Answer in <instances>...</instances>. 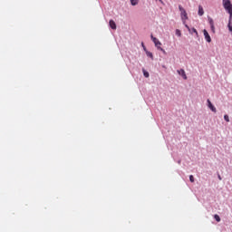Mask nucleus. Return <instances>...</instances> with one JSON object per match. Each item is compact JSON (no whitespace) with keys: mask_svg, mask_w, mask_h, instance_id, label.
Here are the masks:
<instances>
[{"mask_svg":"<svg viewBox=\"0 0 232 232\" xmlns=\"http://www.w3.org/2000/svg\"><path fill=\"white\" fill-rule=\"evenodd\" d=\"M143 50H144L145 53H146V52H148V51L146 50V46H143Z\"/></svg>","mask_w":232,"mask_h":232,"instance_id":"5701e85b","label":"nucleus"},{"mask_svg":"<svg viewBox=\"0 0 232 232\" xmlns=\"http://www.w3.org/2000/svg\"><path fill=\"white\" fill-rule=\"evenodd\" d=\"M189 180H190V182H195V177H193V175H190Z\"/></svg>","mask_w":232,"mask_h":232,"instance_id":"6ab92c4d","label":"nucleus"},{"mask_svg":"<svg viewBox=\"0 0 232 232\" xmlns=\"http://www.w3.org/2000/svg\"><path fill=\"white\" fill-rule=\"evenodd\" d=\"M180 162H182L180 160H178V164H180Z\"/></svg>","mask_w":232,"mask_h":232,"instance_id":"b1692460","label":"nucleus"},{"mask_svg":"<svg viewBox=\"0 0 232 232\" xmlns=\"http://www.w3.org/2000/svg\"><path fill=\"white\" fill-rule=\"evenodd\" d=\"M229 14V20H228V23H231L232 21V13H228Z\"/></svg>","mask_w":232,"mask_h":232,"instance_id":"412c9836","label":"nucleus"},{"mask_svg":"<svg viewBox=\"0 0 232 232\" xmlns=\"http://www.w3.org/2000/svg\"><path fill=\"white\" fill-rule=\"evenodd\" d=\"M207 102H208V106L209 110H211V111H213L214 113H217V108L215 107V105H213L211 101L209 99H208Z\"/></svg>","mask_w":232,"mask_h":232,"instance_id":"39448f33","label":"nucleus"},{"mask_svg":"<svg viewBox=\"0 0 232 232\" xmlns=\"http://www.w3.org/2000/svg\"><path fill=\"white\" fill-rule=\"evenodd\" d=\"M214 218H215V220L217 221V222H220V216H218V215H214Z\"/></svg>","mask_w":232,"mask_h":232,"instance_id":"f3484780","label":"nucleus"},{"mask_svg":"<svg viewBox=\"0 0 232 232\" xmlns=\"http://www.w3.org/2000/svg\"><path fill=\"white\" fill-rule=\"evenodd\" d=\"M203 34H204V37H205L207 43H211V36L209 35V33H208V30L204 29Z\"/></svg>","mask_w":232,"mask_h":232,"instance_id":"423d86ee","label":"nucleus"},{"mask_svg":"<svg viewBox=\"0 0 232 232\" xmlns=\"http://www.w3.org/2000/svg\"><path fill=\"white\" fill-rule=\"evenodd\" d=\"M208 24L210 25L212 34H215V22L213 21V18H211L210 16H208Z\"/></svg>","mask_w":232,"mask_h":232,"instance_id":"20e7f679","label":"nucleus"},{"mask_svg":"<svg viewBox=\"0 0 232 232\" xmlns=\"http://www.w3.org/2000/svg\"><path fill=\"white\" fill-rule=\"evenodd\" d=\"M176 35H177L178 37H180V36L182 35V33L180 32L179 29H176Z\"/></svg>","mask_w":232,"mask_h":232,"instance_id":"dca6fc26","label":"nucleus"},{"mask_svg":"<svg viewBox=\"0 0 232 232\" xmlns=\"http://www.w3.org/2000/svg\"><path fill=\"white\" fill-rule=\"evenodd\" d=\"M185 24V27L187 28V30H188L189 34H191V28H189V25H188L186 24Z\"/></svg>","mask_w":232,"mask_h":232,"instance_id":"aec40b11","label":"nucleus"},{"mask_svg":"<svg viewBox=\"0 0 232 232\" xmlns=\"http://www.w3.org/2000/svg\"><path fill=\"white\" fill-rule=\"evenodd\" d=\"M109 26L111 30H117V24H115V21L113 20L109 21Z\"/></svg>","mask_w":232,"mask_h":232,"instance_id":"6e6552de","label":"nucleus"},{"mask_svg":"<svg viewBox=\"0 0 232 232\" xmlns=\"http://www.w3.org/2000/svg\"><path fill=\"white\" fill-rule=\"evenodd\" d=\"M162 68H166V65H162Z\"/></svg>","mask_w":232,"mask_h":232,"instance_id":"a878e982","label":"nucleus"},{"mask_svg":"<svg viewBox=\"0 0 232 232\" xmlns=\"http://www.w3.org/2000/svg\"><path fill=\"white\" fill-rule=\"evenodd\" d=\"M146 55H147V57H150V59H153V53H151L150 51H146Z\"/></svg>","mask_w":232,"mask_h":232,"instance_id":"ddd939ff","label":"nucleus"},{"mask_svg":"<svg viewBox=\"0 0 232 232\" xmlns=\"http://www.w3.org/2000/svg\"><path fill=\"white\" fill-rule=\"evenodd\" d=\"M198 14L200 17H202V15H204V8L202 7V5L198 6Z\"/></svg>","mask_w":232,"mask_h":232,"instance_id":"1a4fd4ad","label":"nucleus"},{"mask_svg":"<svg viewBox=\"0 0 232 232\" xmlns=\"http://www.w3.org/2000/svg\"><path fill=\"white\" fill-rule=\"evenodd\" d=\"M223 8H225L227 14H232V4L231 0H223Z\"/></svg>","mask_w":232,"mask_h":232,"instance_id":"f03ea898","label":"nucleus"},{"mask_svg":"<svg viewBox=\"0 0 232 232\" xmlns=\"http://www.w3.org/2000/svg\"><path fill=\"white\" fill-rule=\"evenodd\" d=\"M158 50H160V52H162L163 55H168V53L166 52V50H164V48L158 47Z\"/></svg>","mask_w":232,"mask_h":232,"instance_id":"4468645a","label":"nucleus"},{"mask_svg":"<svg viewBox=\"0 0 232 232\" xmlns=\"http://www.w3.org/2000/svg\"><path fill=\"white\" fill-rule=\"evenodd\" d=\"M141 46H142V48H144V43H141Z\"/></svg>","mask_w":232,"mask_h":232,"instance_id":"393cba45","label":"nucleus"},{"mask_svg":"<svg viewBox=\"0 0 232 232\" xmlns=\"http://www.w3.org/2000/svg\"><path fill=\"white\" fill-rule=\"evenodd\" d=\"M190 32H191L190 34H195L196 37H198V32L195 27L190 28Z\"/></svg>","mask_w":232,"mask_h":232,"instance_id":"9d476101","label":"nucleus"},{"mask_svg":"<svg viewBox=\"0 0 232 232\" xmlns=\"http://www.w3.org/2000/svg\"><path fill=\"white\" fill-rule=\"evenodd\" d=\"M143 72V75L146 79H148V77H150V72L148 71H146V69H142Z\"/></svg>","mask_w":232,"mask_h":232,"instance_id":"9b49d317","label":"nucleus"},{"mask_svg":"<svg viewBox=\"0 0 232 232\" xmlns=\"http://www.w3.org/2000/svg\"><path fill=\"white\" fill-rule=\"evenodd\" d=\"M178 73H179V75L183 77V79L185 81H186V79H188V76L186 75V71H184V69L178 70Z\"/></svg>","mask_w":232,"mask_h":232,"instance_id":"0eeeda50","label":"nucleus"},{"mask_svg":"<svg viewBox=\"0 0 232 232\" xmlns=\"http://www.w3.org/2000/svg\"><path fill=\"white\" fill-rule=\"evenodd\" d=\"M224 121H226V122H229V116L227 114L224 115Z\"/></svg>","mask_w":232,"mask_h":232,"instance_id":"a211bd4d","label":"nucleus"},{"mask_svg":"<svg viewBox=\"0 0 232 232\" xmlns=\"http://www.w3.org/2000/svg\"><path fill=\"white\" fill-rule=\"evenodd\" d=\"M131 6H137L139 5V0H130Z\"/></svg>","mask_w":232,"mask_h":232,"instance_id":"f8f14e48","label":"nucleus"},{"mask_svg":"<svg viewBox=\"0 0 232 232\" xmlns=\"http://www.w3.org/2000/svg\"><path fill=\"white\" fill-rule=\"evenodd\" d=\"M160 1V3H162V0H159Z\"/></svg>","mask_w":232,"mask_h":232,"instance_id":"bb28decb","label":"nucleus"},{"mask_svg":"<svg viewBox=\"0 0 232 232\" xmlns=\"http://www.w3.org/2000/svg\"><path fill=\"white\" fill-rule=\"evenodd\" d=\"M227 28H228V32H230V34L232 35V24H231V22H228Z\"/></svg>","mask_w":232,"mask_h":232,"instance_id":"2eb2a0df","label":"nucleus"},{"mask_svg":"<svg viewBox=\"0 0 232 232\" xmlns=\"http://www.w3.org/2000/svg\"><path fill=\"white\" fill-rule=\"evenodd\" d=\"M150 39L154 43L157 50H159V48H160V46H162V43H160V41L159 39H157V37L153 36V34L150 35Z\"/></svg>","mask_w":232,"mask_h":232,"instance_id":"7ed1b4c3","label":"nucleus"},{"mask_svg":"<svg viewBox=\"0 0 232 232\" xmlns=\"http://www.w3.org/2000/svg\"><path fill=\"white\" fill-rule=\"evenodd\" d=\"M218 179L219 180H222V177H220V175L218 176Z\"/></svg>","mask_w":232,"mask_h":232,"instance_id":"4be33fe9","label":"nucleus"},{"mask_svg":"<svg viewBox=\"0 0 232 232\" xmlns=\"http://www.w3.org/2000/svg\"><path fill=\"white\" fill-rule=\"evenodd\" d=\"M179 10L180 12V17L183 24H186V21H188V13L186 12V9L182 7V5H179Z\"/></svg>","mask_w":232,"mask_h":232,"instance_id":"f257e3e1","label":"nucleus"}]
</instances>
